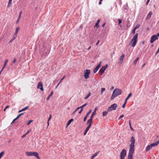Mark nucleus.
<instances>
[{"mask_svg": "<svg viewBox=\"0 0 159 159\" xmlns=\"http://www.w3.org/2000/svg\"><path fill=\"white\" fill-rule=\"evenodd\" d=\"M130 144L129 145V149L128 155V159H133V155L134 150L135 139L134 137H132L130 139Z\"/></svg>", "mask_w": 159, "mask_h": 159, "instance_id": "nucleus-1", "label": "nucleus"}, {"mask_svg": "<svg viewBox=\"0 0 159 159\" xmlns=\"http://www.w3.org/2000/svg\"><path fill=\"white\" fill-rule=\"evenodd\" d=\"M122 90L121 89H115L112 93V94L111 97V100H113L117 96L120 95L122 93Z\"/></svg>", "mask_w": 159, "mask_h": 159, "instance_id": "nucleus-2", "label": "nucleus"}, {"mask_svg": "<svg viewBox=\"0 0 159 159\" xmlns=\"http://www.w3.org/2000/svg\"><path fill=\"white\" fill-rule=\"evenodd\" d=\"M138 35V33L136 34L134 36L133 38L131 39V42H133L131 45V46L134 47L136 45L137 41V38Z\"/></svg>", "mask_w": 159, "mask_h": 159, "instance_id": "nucleus-3", "label": "nucleus"}, {"mask_svg": "<svg viewBox=\"0 0 159 159\" xmlns=\"http://www.w3.org/2000/svg\"><path fill=\"white\" fill-rule=\"evenodd\" d=\"M126 155V150L125 149H123L120 153V159H124Z\"/></svg>", "mask_w": 159, "mask_h": 159, "instance_id": "nucleus-4", "label": "nucleus"}, {"mask_svg": "<svg viewBox=\"0 0 159 159\" xmlns=\"http://www.w3.org/2000/svg\"><path fill=\"white\" fill-rule=\"evenodd\" d=\"M108 67L107 64H106L104 66L102 67L99 70V74L100 75H101L104 72L106 69Z\"/></svg>", "mask_w": 159, "mask_h": 159, "instance_id": "nucleus-5", "label": "nucleus"}, {"mask_svg": "<svg viewBox=\"0 0 159 159\" xmlns=\"http://www.w3.org/2000/svg\"><path fill=\"white\" fill-rule=\"evenodd\" d=\"M117 107V104L116 103H114L108 107V110L110 111H111L113 110H116Z\"/></svg>", "mask_w": 159, "mask_h": 159, "instance_id": "nucleus-6", "label": "nucleus"}, {"mask_svg": "<svg viewBox=\"0 0 159 159\" xmlns=\"http://www.w3.org/2000/svg\"><path fill=\"white\" fill-rule=\"evenodd\" d=\"M90 73V70L86 69L84 72V77L85 79H87L89 77V75Z\"/></svg>", "mask_w": 159, "mask_h": 159, "instance_id": "nucleus-7", "label": "nucleus"}, {"mask_svg": "<svg viewBox=\"0 0 159 159\" xmlns=\"http://www.w3.org/2000/svg\"><path fill=\"white\" fill-rule=\"evenodd\" d=\"M38 153L36 152H26V155L28 156H34V157Z\"/></svg>", "mask_w": 159, "mask_h": 159, "instance_id": "nucleus-8", "label": "nucleus"}, {"mask_svg": "<svg viewBox=\"0 0 159 159\" xmlns=\"http://www.w3.org/2000/svg\"><path fill=\"white\" fill-rule=\"evenodd\" d=\"M158 38L157 37L156 35H153L152 36L151 40L150 41V42L151 43H153L156 40L158 39Z\"/></svg>", "mask_w": 159, "mask_h": 159, "instance_id": "nucleus-9", "label": "nucleus"}, {"mask_svg": "<svg viewBox=\"0 0 159 159\" xmlns=\"http://www.w3.org/2000/svg\"><path fill=\"white\" fill-rule=\"evenodd\" d=\"M125 55L122 54L119 59V64H120L122 62L124 58Z\"/></svg>", "mask_w": 159, "mask_h": 159, "instance_id": "nucleus-10", "label": "nucleus"}, {"mask_svg": "<svg viewBox=\"0 0 159 159\" xmlns=\"http://www.w3.org/2000/svg\"><path fill=\"white\" fill-rule=\"evenodd\" d=\"M101 64V62H100L99 64L96 66V67L94 69L93 72L94 73H95L99 69L100 67Z\"/></svg>", "mask_w": 159, "mask_h": 159, "instance_id": "nucleus-11", "label": "nucleus"}, {"mask_svg": "<svg viewBox=\"0 0 159 159\" xmlns=\"http://www.w3.org/2000/svg\"><path fill=\"white\" fill-rule=\"evenodd\" d=\"M37 88L38 89H40L41 91H43V84L41 82H39V83Z\"/></svg>", "mask_w": 159, "mask_h": 159, "instance_id": "nucleus-12", "label": "nucleus"}, {"mask_svg": "<svg viewBox=\"0 0 159 159\" xmlns=\"http://www.w3.org/2000/svg\"><path fill=\"white\" fill-rule=\"evenodd\" d=\"M92 119H89L87 120L86 122V124L89 125L88 127H89L90 128L91 127L92 125Z\"/></svg>", "mask_w": 159, "mask_h": 159, "instance_id": "nucleus-13", "label": "nucleus"}, {"mask_svg": "<svg viewBox=\"0 0 159 159\" xmlns=\"http://www.w3.org/2000/svg\"><path fill=\"white\" fill-rule=\"evenodd\" d=\"M92 111L91 110H90L86 114V116L84 118V122H85L86 121L87 117L89 116V114Z\"/></svg>", "mask_w": 159, "mask_h": 159, "instance_id": "nucleus-14", "label": "nucleus"}, {"mask_svg": "<svg viewBox=\"0 0 159 159\" xmlns=\"http://www.w3.org/2000/svg\"><path fill=\"white\" fill-rule=\"evenodd\" d=\"M152 14V12L151 11H150L148 14L146 18V19L147 20H149L150 18L151 15Z\"/></svg>", "mask_w": 159, "mask_h": 159, "instance_id": "nucleus-15", "label": "nucleus"}, {"mask_svg": "<svg viewBox=\"0 0 159 159\" xmlns=\"http://www.w3.org/2000/svg\"><path fill=\"white\" fill-rule=\"evenodd\" d=\"M159 143V140L156 142V143H152L150 145H151L152 147H154L155 146L157 145Z\"/></svg>", "mask_w": 159, "mask_h": 159, "instance_id": "nucleus-16", "label": "nucleus"}, {"mask_svg": "<svg viewBox=\"0 0 159 159\" xmlns=\"http://www.w3.org/2000/svg\"><path fill=\"white\" fill-rule=\"evenodd\" d=\"M97 110V107H96L95 108V110H94V111L92 113L91 116L90 118V119L93 120V116L95 115V112Z\"/></svg>", "mask_w": 159, "mask_h": 159, "instance_id": "nucleus-17", "label": "nucleus"}, {"mask_svg": "<svg viewBox=\"0 0 159 159\" xmlns=\"http://www.w3.org/2000/svg\"><path fill=\"white\" fill-rule=\"evenodd\" d=\"M124 11L127 12L128 10V7L127 3H126L124 9Z\"/></svg>", "mask_w": 159, "mask_h": 159, "instance_id": "nucleus-18", "label": "nucleus"}, {"mask_svg": "<svg viewBox=\"0 0 159 159\" xmlns=\"http://www.w3.org/2000/svg\"><path fill=\"white\" fill-rule=\"evenodd\" d=\"M53 92L52 91L51 92V93H50L48 95V96L46 98L47 100H48L49 99L50 97L53 95Z\"/></svg>", "mask_w": 159, "mask_h": 159, "instance_id": "nucleus-19", "label": "nucleus"}, {"mask_svg": "<svg viewBox=\"0 0 159 159\" xmlns=\"http://www.w3.org/2000/svg\"><path fill=\"white\" fill-rule=\"evenodd\" d=\"M152 148V147L151 146V145H148L146 148V152L148 151L149 150H150V149H151Z\"/></svg>", "mask_w": 159, "mask_h": 159, "instance_id": "nucleus-20", "label": "nucleus"}, {"mask_svg": "<svg viewBox=\"0 0 159 159\" xmlns=\"http://www.w3.org/2000/svg\"><path fill=\"white\" fill-rule=\"evenodd\" d=\"M90 128L89 127H87V128H86V129H85V131H84V135H85L86 134L87 132L89 130V129Z\"/></svg>", "mask_w": 159, "mask_h": 159, "instance_id": "nucleus-21", "label": "nucleus"}, {"mask_svg": "<svg viewBox=\"0 0 159 159\" xmlns=\"http://www.w3.org/2000/svg\"><path fill=\"white\" fill-rule=\"evenodd\" d=\"M19 29H20V28L19 27H17L16 29L15 32L14 34L16 35H17V33H18Z\"/></svg>", "mask_w": 159, "mask_h": 159, "instance_id": "nucleus-22", "label": "nucleus"}, {"mask_svg": "<svg viewBox=\"0 0 159 159\" xmlns=\"http://www.w3.org/2000/svg\"><path fill=\"white\" fill-rule=\"evenodd\" d=\"M65 76H64L63 77L61 78V79L60 80L59 82L58 83V84H57L56 87V88H57L58 85H59V84H60V83L65 78Z\"/></svg>", "mask_w": 159, "mask_h": 159, "instance_id": "nucleus-23", "label": "nucleus"}, {"mask_svg": "<svg viewBox=\"0 0 159 159\" xmlns=\"http://www.w3.org/2000/svg\"><path fill=\"white\" fill-rule=\"evenodd\" d=\"M73 120V119H71L70 120L67 122V123L66 125L67 126H68L70 124L71 122H72Z\"/></svg>", "mask_w": 159, "mask_h": 159, "instance_id": "nucleus-24", "label": "nucleus"}, {"mask_svg": "<svg viewBox=\"0 0 159 159\" xmlns=\"http://www.w3.org/2000/svg\"><path fill=\"white\" fill-rule=\"evenodd\" d=\"M139 59V57H137L136 59L134 61V62L133 64L134 65H135L136 64V63H137V61H138Z\"/></svg>", "mask_w": 159, "mask_h": 159, "instance_id": "nucleus-25", "label": "nucleus"}, {"mask_svg": "<svg viewBox=\"0 0 159 159\" xmlns=\"http://www.w3.org/2000/svg\"><path fill=\"white\" fill-rule=\"evenodd\" d=\"M98 153H94L91 157V159H93L95 157H96L98 155Z\"/></svg>", "mask_w": 159, "mask_h": 159, "instance_id": "nucleus-26", "label": "nucleus"}, {"mask_svg": "<svg viewBox=\"0 0 159 159\" xmlns=\"http://www.w3.org/2000/svg\"><path fill=\"white\" fill-rule=\"evenodd\" d=\"M107 113H108L107 111H103L102 113V116H105L107 115Z\"/></svg>", "mask_w": 159, "mask_h": 159, "instance_id": "nucleus-27", "label": "nucleus"}, {"mask_svg": "<svg viewBox=\"0 0 159 159\" xmlns=\"http://www.w3.org/2000/svg\"><path fill=\"white\" fill-rule=\"evenodd\" d=\"M4 153V151H3L0 153V159H1L2 157L3 156Z\"/></svg>", "mask_w": 159, "mask_h": 159, "instance_id": "nucleus-28", "label": "nucleus"}, {"mask_svg": "<svg viewBox=\"0 0 159 159\" xmlns=\"http://www.w3.org/2000/svg\"><path fill=\"white\" fill-rule=\"evenodd\" d=\"M105 88H102L101 90V94H103V92L105 91Z\"/></svg>", "mask_w": 159, "mask_h": 159, "instance_id": "nucleus-29", "label": "nucleus"}, {"mask_svg": "<svg viewBox=\"0 0 159 159\" xmlns=\"http://www.w3.org/2000/svg\"><path fill=\"white\" fill-rule=\"evenodd\" d=\"M91 95L90 92H89L88 94L84 98V99H87Z\"/></svg>", "mask_w": 159, "mask_h": 159, "instance_id": "nucleus-30", "label": "nucleus"}, {"mask_svg": "<svg viewBox=\"0 0 159 159\" xmlns=\"http://www.w3.org/2000/svg\"><path fill=\"white\" fill-rule=\"evenodd\" d=\"M28 108H29V107L28 106L26 107H25L24 108H23L22 109H21V111H25Z\"/></svg>", "mask_w": 159, "mask_h": 159, "instance_id": "nucleus-31", "label": "nucleus"}, {"mask_svg": "<svg viewBox=\"0 0 159 159\" xmlns=\"http://www.w3.org/2000/svg\"><path fill=\"white\" fill-rule=\"evenodd\" d=\"M129 127H130V129L131 130H133V129L132 128V127L131 125V123H130V121H129Z\"/></svg>", "mask_w": 159, "mask_h": 159, "instance_id": "nucleus-32", "label": "nucleus"}, {"mask_svg": "<svg viewBox=\"0 0 159 159\" xmlns=\"http://www.w3.org/2000/svg\"><path fill=\"white\" fill-rule=\"evenodd\" d=\"M87 103H86L85 104L81 106L80 107V108H82L83 109V107L86 106L87 105Z\"/></svg>", "mask_w": 159, "mask_h": 159, "instance_id": "nucleus-33", "label": "nucleus"}, {"mask_svg": "<svg viewBox=\"0 0 159 159\" xmlns=\"http://www.w3.org/2000/svg\"><path fill=\"white\" fill-rule=\"evenodd\" d=\"M17 36V35H16L14 34L13 37L11 39L14 40L16 38Z\"/></svg>", "mask_w": 159, "mask_h": 159, "instance_id": "nucleus-34", "label": "nucleus"}, {"mask_svg": "<svg viewBox=\"0 0 159 159\" xmlns=\"http://www.w3.org/2000/svg\"><path fill=\"white\" fill-rule=\"evenodd\" d=\"M135 30L134 29H133L131 32V33L132 34H134L135 33Z\"/></svg>", "mask_w": 159, "mask_h": 159, "instance_id": "nucleus-35", "label": "nucleus"}, {"mask_svg": "<svg viewBox=\"0 0 159 159\" xmlns=\"http://www.w3.org/2000/svg\"><path fill=\"white\" fill-rule=\"evenodd\" d=\"M132 94L131 93H130L127 96V97L126 98L127 99H128L129 98L132 96Z\"/></svg>", "mask_w": 159, "mask_h": 159, "instance_id": "nucleus-36", "label": "nucleus"}, {"mask_svg": "<svg viewBox=\"0 0 159 159\" xmlns=\"http://www.w3.org/2000/svg\"><path fill=\"white\" fill-rule=\"evenodd\" d=\"M33 120H30L28 121V123H27V125H29L32 122H33Z\"/></svg>", "mask_w": 159, "mask_h": 159, "instance_id": "nucleus-37", "label": "nucleus"}, {"mask_svg": "<svg viewBox=\"0 0 159 159\" xmlns=\"http://www.w3.org/2000/svg\"><path fill=\"white\" fill-rule=\"evenodd\" d=\"M139 25H136V27L134 28L135 30H136L137 29H138V28H139Z\"/></svg>", "mask_w": 159, "mask_h": 159, "instance_id": "nucleus-38", "label": "nucleus"}, {"mask_svg": "<svg viewBox=\"0 0 159 159\" xmlns=\"http://www.w3.org/2000/svg\"><path fill=\"white\" fill-rule=\"evenodd\" d=\"M35 157H36L37 159H41V158L39 157V154L38 153L35 156Z\"/></svg>", "mask_w": 159, "mask_h": 159, "instance_id": "nucleus-39", "label": "nucleus"}, {"mask_svg": "<svg viewBox=\"0 0 159 159\" xmlns=\"http://www.w3.org/2000/svg\"><path fill=\"white\" fill-rule=\"evenodd\" d=\"M9 107V106L7 105L6 107L4 109L3 111H6V109Z\"/></svg>", "mask_w": 159, "mask_h": 159, "instance_id": "nucleus-40", "label": "nucleus"}, {"mask_svg": "<svg viewBox=\"0 0 159 159\" xmlns=\"http://www.w3.org/2000/svg\"><path fill=\"white\" fill-rule=\"evenodd\" d=\"M20 17H21L20 16H18V18L17 20V21H16V23H18V22H19V20H20Z\"/></svg>", "mask_w": 159, "mask_h": 159, "instance_id": "nucleus-41", "label": "nucleus"}, {"mask_svg": "<svg viewBox=\"0 0 159 159\" xmlns=\"http://www.w3.org/2000/svg\"><path fill=\"white\" fill-rule=\"evenodd\" d=\"M118 24L119 25L121 23V20L120 19H118Z\"/></svg>", "mask_w": 159, "mask_h": 159, "instance_id": "nucleus-42", "label": "nucleus"}, {"mask_svg": "<svg viewBox=\"0 0 159 159\" xmlns=\"http://www.w3.org/2000/svg\"><path fill=\"white\" fill-rule=\"evenodd\" d=\"M11 2H12V0H9V2H8V6H9V5H11Z\"/></svg>", "mask_w": 159, "mask_h": 159, "instance_id": "nucleus-43", "label": "nucleus"}, {"mask_svg": "<svg viewBox=\"0 0 159 159\" xmlns=\"http://www.w3.org/2000/svg\"><path fill=\"white\" fill-rule=\"evenodd\" d=\"M24 113H20V114H19L17 116L19 118L21 115H23L24 114Z\"/></svg>", "mask_w": 159, "mask_h": 159, "instance_id": "nucleus-44", "label": "nucleus"}, {"mask_svg": "<svg viewBox=\"0 0 159 159\" xmlns=\"http://www.w3.org/2000/svg\"><path fill=\"white\" fill-rule=\"evenodd\" d=\"M124 116V115H121L120 117H119V118H118V120H120V119L121 118H122Z\"/></svg>", "mask_w": 159, "mask_h": 159, "instance_id": "nucleus-45", "label": "nucleus"}, {"mask_svg": "<svg viewBox=\"0 0 159 159\" xmlns=\"http://www.w3.org/2000/svg\"><path fill=\"white\" fill-rule=\"evenodd\" d=\"M31 131V130L30 129L27 131L26 133V134L27 135L28 134L30 131Z\"/></svg>", "mask_w": 159, "mask_h": 159, "instance_id": "nucleus-46", "label": "nucleus"}, {"mask_svg": "<svg viewBox=\"0 0 159 159\" xmlns=\"http://www.w3.org/2000/svg\"><path fill=\"white\" fill-rule=\"evenodd\" d=\"M98 23H96L95 25V26L97 27V28H98L99 25H98Z\"/></svg>", "mask_w": 159, "mask_h": 159, "instance_id": "nucleus-47", "label": "nucleus"}, {"mask_svg": "<svg viewBox=\"0 0 159 159\" xmlns=\"http://www.w3.org/2000/svg\"><path fill=\"white\" fill-rule=\"evenodd\" d=\"M51 116H51V115L50 114V115L49 117V118H48V121H49L50 120V119H51Z\"/></svg>", "mask_w": 159, "mask_h": 159, "instance_id": "nucleus-48", "label": "nucleus"}, {"mask_svg": "<svg viewBox=\"0 0 159 159\" xmlns=\"http://www.w3.org/2000/svg\"><path fill=\"white\" fill-rule=\"evenodd\" d=\"M81 108V109H80V111L79 112V114H80L83 111V109L82 108Z\"/></svg>", "mask_w": 159, "mask_h": 159, "instance_id": "nucleus-49", "label": "nucleus"}, {"mask_svg": "<svg viewBox=\"0 0 159 159\" xmlns=\"http://www.w3.org/2000/svg\"><path fill=\"white\" fill-rule=\"evenodd\" d=\"M16 61V58H14L13 61L12 62V65L13 63H15Z\"/></svg>", "mask_w": 159, "mask_h": 159, "instance_id": "nucleus-50", "label": "nucleus"}, {"mask_svg": "<svg viewBox=\"0 0 159 159\" xmlns=\"http://www.w3.org/2000/svg\"><path fill=\"white\" fill-rule=\"evenodd\" d=\"M8 59H7L6 60L4 64H5V65H6L7 63L8 62Z\"/></svg>", "mask_w": 159, "mask_h": 159, "instance_id": "nucleus-51", "label": "nucleus"}, {"mask_svg": "<svg viewBox=\"0 0 159 159\" xmlns=\"http://www.w3.org/2000/svg\"><path fill=\"white\" fill-rule=\"evenodd\" d=\"M125 105H126V104L124 103V104L122 105V107L123 108H125Z\"/></svg>", "mask_w": 159, "mask_h": 159, "instance_id": "nucleus-52", "label": "nucleus"}, {"mask_svg": "<svg viewBox=\"0 0 159 159\" xmlns=\"http://www.w3.org/2000/svg\"><path fill=\"white\" fill-rule=\"evenodd\" d=\"M149 1H150V0H147V2L146 3V5H147L149 3Z\"/></svg>", "mask_w": 159, "mask_h": 159, "instance_id": "nucleus-53", "label": "nucleus"}, {"mask_svg": "<svg viewBox=\"0 0 159 159\" xmlns=\"http://www.w3.org/2000/svg\"><path fill=\"white\" fill-rule=\"evenodd\" d=\"M99 42H100L99 40H98L97 41V43H96V45H98V44L99 43Z\"/></svg>", "mask_w": 159, "mask_h": 159, "instance_id": "nucleus-54", "label": "nucleus"}, {"mask_svg": "<svg viewBox=\"0 0 159 159\" xmlns=\"http://www.w3.org/2000/svg\"><path fill=\"white\" fill-rule=\"evenodd\" d=\"M127 100H128V99H126H126H125V102H124V103H125V104H126V102H127Z\"/></svg>", "mask_w": 159, "mask_h": 159, "instance_id": "nucleus-55", "label": "nucleus"}, {"mask_svg": "<svg viewBox=\"0 0 159 159\" xmlns=\"http://www.w3.org/2000/svg\"><path fill=\"white\" fill-rule=\"evenodd\" d=\"M102 2V1H100H100H99V5H101V4H102V2Z\"/></svg>", "mask_w": 159, "mask_h": 159, "instance_id": "nucleus-56", "label": "nucleus"}, {"mask_svg": "<svg viewBox=\"0 0 159 159\" xmlns=\"http://www.w3.org/2000/svg\"><path fill=\"white\" fill-rule=\"evenodd\" d=\"M156 36L158 37H159V33L157 34V35H156Z\"/></svg>", "mask_w": 159, "mask_h": 159, "instance_id": "nucleus-57", "label": "nucleus"}, {"mask_svg": "<svg viewBox=\"0 0 159 159\" xmlns=\"http://www.w3.org/2000/svg\"><path fill=\"white\" fill-rule=\"evenodd\" d=\"M100 21V19H98L97 20V23H98V24L99 23V22Z\"/></svg>", "mask_w": 159, "mask_h": 159, "instance_id": "nucleus-58", "label": "nucleus"}, {"mask_svg": "<svg viewBox=\"0 0 159 159\" xmlns=\"http://www.w3.org/2000/svg\"><path fill=\"white\" fill-rule=\"evenodd\" d=\"M19 118L17 116L14 119V120H16L18 119Z\"/></svg>", "mask_w": 159, "mask_h": 159, "instance_id": "nucleus-59", "label": "nucleus"}, {"mask_svg": "<svg viewBox=\"0 0 159 159\" xmlns=\"http://www.w3.org/2000/svg\"><path fill=\"white\" fill-rule=\"evenodd\" d=\"M27 134H26V133L25 134H24L23 136H22V137H25L26 136V135Z\"/></svg>", "mask_w": 159, "mask_h": 159, "instance_id": "nucleus-60", "label": "nucleus"}, {"mask_svg": "<svg viewBox=\"0 0 159 159\" xmlns=\"http://www.w3.org/2000/svg\"><path fill=\"white\" fill-rule=\"evenodd\" d=\"M22 13V11H21V12H20V14H19V16H20L21 17V14Z\"/></svg>", "mask_w": 159, "mask_h": 159, "instance_id": "nucleus-61", "label": "nucleus"}, {"mask_svg": "<svg viewBox=\"0 0 159 159\" xmlns=\"http://www.w3.org/2000/svg\"><path fill=\"white\" fill-rule=\"evenodd\" d=\"M80 108V107H77V108H76V111H77L78 110H79V109Z\"/></svg>", "mask_w": 159, "mask_h": 159, "instance_id": "nucleus-62", "label": "nucleus"}, {"mask_svg": "<svg viewBox=\"0 0 159 159\" xmlns=\"http://www.w3.org/2000/svg\"><path fill=\"white\" fill-rule=\"evenodd\" d=\"M4 68V67H3L2 68V69H1V70L0 71L2 72V70H3Z\"/></svg>", "mask_w": 159, "mask_h": 159, "instance_id": "nucleus-63", "label": "nucleus"}, {"mask_svg": "<svg viewBox=\"0 0 159 159\" xmlns=\"http://www.w3.org/2000/svg\"><path fill=\"white\" fill-rule=\"evenodd\" d=\"M13 41V39H11V40H10V43H11Z\"/></svg>", "mask_w": 159, "mask_h": 159, "instance_id": "nucleus-64", "label": "nucleus"}]
</instances>
